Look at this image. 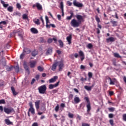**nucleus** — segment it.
Returning a JSON list of instances; mask_svg holds the SVG:
<instances>
[{
  "label": "nucleus",
  "mask_w": 126,
  "mask_h": 126,
  "mask_svg": "<svg viewBox=\"0 0 126 126\" xmlns=\"http://www.w3.org/2000/svg\"><path fill=\"white\" fill-rule=\"evenodd\" d=\"M77 19H73L71 21V26L74 28L79 27L82 22H84V17L81 15L77 14L75 16Z\"/></svg>",
  "instance_id": "1"
},
{
  "label": "nucleus",
  "mask_w": 126,
  "mask_h": 126,
  "mask_svg": "<svg viewBox=\"0 0 126 126\" xmlns=\"http://www.w3.org/2000/svg\"><path fill=\"white\" fill-rule=\"evenodd\" d=\"M45 20L46 28H51V27H52V28H56V25H55V24H51L48 16H45Z\"/></svg>",
  "instance_id": "2"
},
{
  "label": "nucleus",
  "mask_w": 126,
  "mask_h": 126,
  "mask_svg": "<svg viewBox=\"0 0 126 126\" xmlns=\"http://www.w3.org/2000/svg\"><path fill=\"white\" fill-rule=\"evenodd\" d=\"M3 111L5 114L9 115L11 113H14V109L12 107H4Z\"/></svg>",
  "instance_id": "3"
},
{
  "label": "nucleus",
  "mask_w": 126,
  "mask_h": 126,
  "mask_svg": "<svg viewBox=\"0 0 126 126\" xmlns=\"http://www.w3.org/2000/svg\"><path fill=\"white\" fill-rule=\"evenodd\" d=\"M84 100H86V102H87V113H89L90 111H91V104H90V101H89V98L88 97H85Z\"/></svg>",
  "instance_id": "4"
},
{
  "label": "nucleus",
  "mask_w": 126,
  "mask_h": 126,
  "mask_svg": "<svg viewBox=\"0 0 126 126\" xmlns=\"http://www.w3.org/2000/svg\"><path fill=\"white\" fill-rule=\"evenodd\" d=\"M38 89L40 94H45V93L47 90V87L45 85H44L38 87Z\"/></svg>",
  "instance_id": "5"
},
{
  "label": "nucleus",
  "mask_w": 126,
  "mask_h": 126,
  "mask_svg": "<svg viewBox=\"0 0 126 126\" xmlns=\"http://www.w3.org/2000/svg\"><path fill=\"white\" fill-rule=\"evenodd\" d=\"M73 4L74 6H76V7H78L79 8H80V7H83V4L77 1L76 0H74L73 1Z\"/></svg>",
  "instance_id": "6"
},
{
  "label": "nucleus",
  "mask_w": 126,
  "mask_h": 126,
  "mask_svg": "<svg viewBox=\"0 0 126 126\" xmlns=\"http://www.w3.org/2000/svg\"><path fill=\"white\" fill-rule=\"evenodd\" d=\"M106 80L109 81L110 85H115V83L117 82V80L115 78L111 79L110 77H106Z\"/></svg>",
  "instance_id": "7"
},
{
  "label": "nucleus",
  "mask_w": 126,
  "mask_h": 126,
  "mask_svg": "<svg viewBox=\"0 0 126 126\" xmlns=\"http://www.w3.org/2000/svg\"><path fill=\"white\" fill-rule=\"evenodd\" d=\"M29 106L30 108L29 109V112H31L32 115H35V109L33 107V103H32V102L29 103Z\"/></svg>",
  "instance_id": "8"
},
{
  "label": "nucleus",
  "mask_w": 126,
  "mask_h": 126,
  "mask_svg": "<svg viewBox=\"0 0 126 126\" xmlns=\"http://www.w3.org/2000/svg\"><path fill=\"white\" fill-rule=\"evenodd\" d=\"M59 65V70H62L63 67H64V64H63V61L61 60L60 62H57Z\"/></svg>",
  "instance_id": "9"
},
{
  "label": "nucleus",
  "mask_w": 126,
  "mask_h": 126,
  "mask_svg": "<svg viewBox=\"0 0 126 126\" xmlns=\"http://www.w3.org/2000/svg\"><path fill=\"white\" fill-rule=\"evenodd\" d=\"M32 7H36L38 10H42V9H43V7L42 6V5L38 2L33 4Z\"/></svg>",
  "instance_id": "10"
},
{
  "label": "nucleus",
  "mask_w": 126,
  "mask_h": 126,
  "mask_svg": "<svg viewBox=\"0 0 126 126\" xmlns=\"http://www.w3.org/2000/svg\"><path fill=\"white\" fill-rule=\"evenodd\" d=\"M59 84H60V81H58L57 83L53 85V84H50L49 85V89H53L55 87H58L59 86Z\"/></svg>",
  "instance_id": "11"
},
{
  "label": "nucleus",
  "mask_w": 126,
  "mask_h": 126,
  "mask_svg": "<svg viewBox=\"0 0 126 126\" xmlns=\"http://www.w3.org/2000/svg\"><path fill=\"white\" fill-rule=\"evenodd\" d=\"M81 101L80 100V98L79 97L77 96V95H75L74 98V102L75 104H78Z\"/></svg>",
  "instance_id": "12"
},
{
  "label": "nucleus",
  "mask_w": 126,
  "mask_h": 126,
  "mask_svg": "<svg viewBox=\"0 0 126 126\" xmlns=\"http://www.w3.org/2000/svg\"><path fill=\"white\" fill-rule=\"evenodd\" d=\"M41 102V100H38L35 102V106L36 110H38L40 108V103Z\"/></svg>",
  "instance_id": "13"
},
{
  "label": "nucleus",
  "mask_w": 126,
  "mask_h": 126,
  "mask_svg": "<svg viewBox=\"0 0 126 126\" xmlns=\"http://www.w3.org/2000/svg\"><path fill=\"white\" fill-rule=\"evenodd\" d=\"M30 66L32 68H33V67H35V66L36 65V63H37V62L35 61H32L30 62Z\"/></svg>",
  "instance_id": "14"
},
{
  "label": "nucleus",
  "mask_w": 126,
  "mask_h": 126,
  "mask_svg": "<svg viewBox=\"0 0 126 126\" xmlns=\"http://www.w3.org/2000/svg\"><path fill=\"white\" fill-rule=\"evenodd\" d=\"M115 41H116V38L113 37H110L106 39L107 43H109V42H115Z\"/></svg>",
  "instance_id": "15"
},
{
  "label": "nucleus",
  "mask_w": 126,
  "mask_h": 126,
  "mask_svg": "<svg viewBox=\"0 0 126 126\" xmlns=\"http://www.w3.org/2000/svg\"><path fill=\"white\" fill-rule=\"evenodd\" d=\"M57 78H58V76H55L53 78L49 80V83H54V82H56V81L57 80Z\"/></svg>",
  "instance_id": "16"
},
{
  "label": "nucleus",
  "mask_w": 126,
  "mask_h": 126,
  "mask_svg": "<svg viewBox=\"0 0 126 126\" xmlns=\"http://www.w3.org/2000/svg\"><path fill=\"white\" fill-rule=\"evenodd\" d=\"M4 122L6 125H7V126H9L10 125H13V123L11 122L10 120H9V119H5Z\"/></svg>",
  "instance_id": "17"
},
{
  "label": "nucleus",
  "mask_w": 126,
  "mask_h": 126,
  "mask_svg": "<svg viewBox=\"0 0 126 126\" xmlns=\"http://www.w3.org/2000/svg\"><path fill=\"white\" fill-rule=\"evenodd\" d=\"M53 53V48L50 47L48 49L47 52H46V55H51Z\"/></svg>",
  "instance_id": "18"
},
{
  "label": "nucleus",
  "mask_w": 126,
  "mask_h": 126,
  "mask_svg": "<svg viewBox=\"0 0 126 126\" xmlns=\"http://www.w3.org/2000/svg\"><path fill=\"white\" fill-rule=\"evenodd\" d=\"M72 37L71 36V34H70L68 36L66 37V40L69 44V45H70L71 44V39Z\"/></svg>",
  "instance_id": "19"
},
{
  "label": "nucleus",
  "mask_w": 126,
  "mask_h": 126,
  "mask_svg": "<svg viewBox=\"0 0 126 126\" xmlns=\"http://www.w3.org/2000/svg\"><path fill=\"white\" fill-rule=\"evenodd\" d=\"M57 66H58V62H55L54 63V64L52 65V70H53V71H55V70H56V68H57Z\"/></svg>",
  "instance_id": "20"
},
{
  "label": "nucleus",
  "mask_w": 126,
  "mask_h": 126,
  "mask_svg": "<svg viewBox=\"0 0 126 126\" xmlns=\"http://www.w3.org/2000/svg\"><path fill=\"white\" fill-rule=\"evenodd\" d=\"M31 31L33 34H37L38 33V30L36 29L35 28H32L31 29Z\"/></svg>",
  "instance_id": "21"
},
{
  "label": "nucleus",
  "mask_w": 126,
  "mask_h": 126,
  "mask_svg": "<svg viewBox=\"0 0 126 126\" xmlns=\"http://www.w3.org/2000/svg\"><path fill=\"white\" fill-rule=\"evenodd\" d=\"M33 22L35 23V24H36V25H40V20H39V19H34Z\"/></svg>",
  "instance_id": "22"
},
{
  "label": "nucleus",
  "mask_w": 126,
  "mask_h": 126,
  "mask_svg": "<svg viewBox=\"0 0 126 126\" xmlns=\"http://www.w3.org/2000/svg\"><path fill=\"white\" fill-rule=\"evenodd\" d=\"M11 89L12 92L13 93V94L15 96V95H17V94H18V93L15 91V89H14V87H11Z\"/></svg>",
  "instance_id": "23"
},
{
  "label": "nucleus",
  "mask_w": 126,
  "mask_h": 126,
  "mask_svg": "<svg viewBox=\"0 0 126 126\" xmlns=\"http://www.w3.org/2000/svg\"><path fill=\"white\" fill-rule=\"evenodd\" d=\"M70 16H67L66 18V19L67 20H71V19L72 18V17H73V12H70Z\"/></svg>",
  "instance_id": "24"
},
{
  "label": "nucleus",
  "mask_w": 126,
  "mask_h": 126,
  "mask_svg": "<svg viewBox=\"0 0 126 126\" xmlns=\"http://www.w3.org/2000/svg\"><path fill=\"white\" fill-rule=\"evenodd\" d=\"M23 52L25 54H30V53H31V51H30V49L29 48H24Z\"/></svg>",
  "instance_id": "25"
},
{
  "label": "nucleus",
  "mask_w": 126,
  "mask_h": 126,
  "mask_svg": "<svg viewBox=\"0 0 126 126\" xmlns=\"http://www.w3.org/2000/svg\"><path fill=\"white\" fill-rule=\"evenodd\" d=\"M1 3L2 4L3 7L6 8L7 7V6H8V5H9L8 4H5L4 1L2 0H0Z\"/></svg>",
  "instance_id": "26"
},
{
  "label": "nucleus",
  "mask_w": 126,
  "mask_h": 126,
  "mask_svg": "<svg viewBox=\"0 0 126 126\" xmlns=\"http://www.w3.org/2000/svg\"><path fill=\"white\" fill-rule=\"evenodd\" d=\"M7 10L9 12H12V11H13V7H12V6H9L7 8Z\"/></svg>",
  "instance_id": "27"
},
{
  "label": "nucleus",
  "mask_w": 126,
  "mask_h": 126,
  "mask_svg": "<svg viewBox=\"0 0 126 126\" xmlns=\"http://www.w3.org/2000/svg\"><path fill=\"white\" fill-rule=\"evenodd\" d=\"M84 88H85V89H86L88 91H91V90L92 89V87H89V86H85L84 87Z\"/></svg>",
  "instance_id": "28"
},
{
  "label": "nucleus",
  "mask_w": 126,
  "mask_h": 126,
  "mask_svg": "<svg viewBox=\"0 0 126 126\" xmlns=\"http://www.w3.org/2000/svg\"><path fill=\"white\" fill-rule=\"evenodd\" d=\"M59 44H60V48H63V41L62 40H59L58 41Z\"/></svg>",
  "instance_id": "29"
},
{
  "label": "nucleus",
  "mask_w": 126,
  "mask_h": 126,
  "mask_svg": "<svg viewBox=\"0 0 126 126\" xmlns=\"http://www.w3.org/2000/svg\"><path fill=\"white\" fill-rule=\"evenodd\" d=\"M24 67L25 69H26L27 71H29V67H28L27 64L24 63Z\"/></svg>",
  "instance_id": "30"
},
{
  "label": "nucleus",
  "mask_w": 126,
  "mask_h": 126,
  "mask_svg": "<svg viewBox=\"0 0 126 126\" xmlns=\"http://www.w3.org/2000/svg\"><path fill=\"white\" fill-rule=\"evenodd\" d=\"M37 55H38V52H37L36 51H34L32 53V57H35L37 56Z\"/></svg>",
  "instance_id": "31"
},
{
  "label": "nucleus",
  "mask_w": 126,
  "mask_h": 126,
  "mask_svg": "<svg viewBox=\"0 0 126 126\" xmlns=\"http://www.w3.org/2000/svg\"><path fill=\"white\" fill-rule=\"evenodd\" d=\"M110 22L113 24V26H117V23H118V22L116 21H111Z\"/></svg>",
  "instance_id": "32"
},
{
  "label": "nucleus",
  "mask_w": 126,
  "mask_h": 126,
  "mask_svg": "<svg viewBox=\"0 0 126 126\" xmlns=\"http://www.w3.org/2000/svg\"><path fill=\"white\" fill-rule=\"evenodd\" d=\"M87 48H88V49H92V48H93V45L91 43H89L87 45Z\"/></svg>",
  "instance_id": "33"
},
{
  "label": "nucleus",
  "mask_w": 126,
  "mask_h": 126,
  "mask_svg": "<svg viewBox=\"0 0 126 126\" xmlns=\"http://www.w3.org/2000/svg\"><path fill=\"white\" fill-rule=\"evenodd\" d=\"M79 55L80 56V57H84V53H83V52L82 51H80L79 52Z\"/></svg>",
  "instance_id": "34"
},
{
  "label": "nucleus",
  "mask_w": 126,
  "mask_h": 126,
  "mask_svg": "<svg viewBox=\"0 0 126 126\" xmlns=\"http://www.w3.org/2000/svg\"><path fill=\"white\" fill-rule=\"evenodd\" d=\"M60 8L62 10H63V1L60 3Z\"/></svg>",
  "instance_id": "35"
},
{
  "label": "nucleus",
  "mask_w": 126,
  "mask_h": 126,
  "mask_svg": "<svg viewBox=\"0 0 126 126\" xmlns=\"http://www.w3.org/2000/svg\"><path fill=\"white\" fill-rule=\"evenodd\" d=\"M37 69H38V70H39V71H43V70H44V68H43V67L41 66H38L37 67Z\"/></svg>",
  "instance_id": "36"
},
{
  "label": "nucleus",
  "mask_w": 126,
  "mask_h": 126,
  "mask_svg": "<svg viewBox=\"0 0 126 126\" xmlns=\"http://www.w3.org/2000/svg\"><path fill=\"white\" fill-rule=\"evenodd\" d=\"M95 18L97 23H100V18H99V17H98V16H95Z\"/></svg>",
  "instance_id": "37"
},
{
  "label": "nucleus",
  "mask_w": 126,
  "mask_h": 126,
  "mask_svg": "<svg viewBox=\"0 0 126 126\" xmlns=\"http://www.w3.org/2000/svg\"><path fill=\"white\" fill-rule=\"evenodd\" d=\"M66 5H68V6H71V5H72V2H70V1H67Z\"/></svg>",
  "instance_id": "38"
},
{
  "label": "nucleus",
  "mask_w": 126,
  "mask_h": 126,
  "mask_svg": "<svg viewBox=\"0 0 126 126\" xmlns=\"http://www.w3.org/2000/svg\"><path fill=\"white\" fill-rule=\"evenodd\" d=\"M59 109H60V106H59V104H58V105L56 106V107H55V112H59Z\"/></svg>",
  "instance_id": "39"
},
{
  "label": "nucleus",
  "mask_w": 126,
  "mask_h": 126,
  "mask_svg": "<svg viewBox=\"0 0 126 126\" xmlns=\"http://www.w3.org/2000/svg\"><path fill=\"white\" fill-rule=\"evenodd\" d=\"M88 76L89 78H92V76H93V74H92V72H89L88 73Z\"/></svg>",
  "instance_id": "40"
},
{
  "label": "nucleus",
  "mask_w": 126,
  "mask_h": 126,
  "mask_svg": "<svg viewBox=\"0 0 126 126\" xmlns=\"http://www.w3.org/2000/svg\"><path fill=\"white\" fill-rule=\"evenodd\" d=\"M109 112H114L115 111V108L114 107H110L108 108Z\"/></svg>",
  "instance_id": "41"
},
{
  "label": "nucleus",
  "mask_w": 126,
  "mask_h": 126,
  "mask_svg": "<svg viewBox=\"0 0 126 126\" xmlns=\"http://www.w3.org/2000/svg\"><path fill=\"white\" fill-rule=\"evenodd\" d=\"M114 56L115 58H121V56L118 53H114Z\"/></svg>",
  "instance_id": "42"
},
{
  "label": "nucleus",
  "mask_w": 126,
  "mask_h": 126,
  "mask_svg": "<svg viewBox=\"0 0 126 126\" xmlns=\"http://www.w3.org/2000/svg\"><path fill=\"white\" fill-rule=\"evenodd\" d=\"M123 121H125V122H126V114H123Z\"/></svg>",
  "instance_id": "43"
},
{
  "label": "nucleus",
  "mask_w": 126,
  "mask_h": 126,
  "mask_svg": "<svg viewBox=\"0 0 126 126\" xmlns=\"http://www.w3.org/2000/svg\"><path fill=\"white\" fill-rule=\"evenodd\" d=\"M76 119L78 121H81V116H79V115H77Z\"/></svg>",
  "instance_id": "44"
},
{
  "label": "nucleus",
  "mask_w": 126,
  "mask_h": 126,
  "mask_svg": "<svg viewBox=\"0 0 126 126\" xmlns=\"http://www.w3.org/2000/svg\"><path fill=\"white\" fill-rule=\"evenodd\" d=\"M17 8H18V9H20L21 8V5H20L19 3H17L16 4Z\"/></svg>",
  "instance_id": "45"
},
{
  "label": "nucleus",
  "mask_w": 126,
  "mask_h": 126,
  "mask_svg": "<svg viewBox=\"0 0 126 126\" xmlns=\"http://www.w3.org/2000/svg\"><path fill=\"white\" fill-rule=\"evenodd\" d=\"M0 104H5V100L4 99L0 100Z\"/></svg>",
  "instance_id": "46"
},
{
  "label": "nucleus",
  "mask_w": 126,
  "mask_h": 126,
  "mask_svg": "<svg viewBox=\"0 0 126 126\" xmlns=\"http://www.w3.org/2000/svg\"><path fill=\"white\" fill-rule=\"evenodd\" d=\"M109 123H110L111 126H114V120H110L109 121Z\"/></svg>",
  "instance_id": "47"
},
{
  "label": "nucleus",
  "mask_w": 126,
  "mask_h": 126,
  "mask_svg": "<svg viewBox=\"0 0 126 126\" xmlns=\"http://www.w3.org/2000/svg\"><path fill=\"white\" fill-rule=\"evenodd\" d=\"M68 117H69V118H70L71 119H72V118H73V114H72L70 113H68Z\"/></svg>",
  "instance_id": "48"
},
{
  "label": "nucleus",
  "mask_w": 126,
  "mask_h": 126,
  "mask_svg": "<svg viewBox=\"0 0 126 126\" xmlns=\"http://www.w3.org/2000/svg\"><path fill=\"white\" fill-rule=\"evenodd\" d=\"M1 24H3V25H6V22L5 21L0 22V25H1Z\"/></svg>",
  "instance_id": "49"
},
{
  "label": "nucleus",
  "mask_w": 126,
  "mask_h": 126,
  "mask_svg": "<svg viewBox=\"0 0 126 126\" xmlns=\"http://www.w3.org/2000/svg\"><path fill=\"white\" fill-rule=\"evenodd\" d=\"M24 56H25V54L24 53V52H23V53L20 55V59L22 60Z\"/></svg>",
  "instance_id": "50"
},
{
  "label": "nucleus",
  "mask_w": 126,
  "mask_h": 126,
  "mask_svg": "<svg viewBox=\"0 0 126 126\" xmlns=\"http://www.w3.org/2000/svg\"><path fill=\"white\" fill-rule=\"evenodd\" d=\"M12 68L11 67H9V66H7L6 67V70H7V71H10V70H11V69Z\"/></svg>",
  "instance_id": "51"
},
{
  "label": "nucleus",
  "mask_w": 126,
  "mask_h": 126,
  "mask_svg": "<svg viewBox=\"0 0 126 126\" xmlns=\"http://www.w3.org/2000/svg\"><path fill=\"white\" fill-rule=\"evenodd\" d=\"M81 81H82L83 82H84L85 81H86L87 79L86 78H84L83 77H82L80 79Z\"/></svg>",
  "instance_id": "52"
},
{
  "label": "nucleus",
  "mask_w": 126,
  "mask_h": 126,
  "mask_svg": "<svg viewBox=\"0 0 126 126\" xmlns=\"http://www.w3.org/2000/svg\"><path fill=\"white\" fill-rule=\"evenodd\" d=\"M15 68L16 72H18V71H19V67H18V66H16Z\"/></svg>",
  "instance_id": "53"
},
{
  "label": "nucleus",
  "mask_w": 126,
  "mask_h": 126,
  "mask_svg": "<svg viewBox=\"0 0 126 126\" xmlns=\"http://www.w3.org/2000/svg\"><path fill=\"white\" fill-rule=\"evenodd\" d=\"M23 19H27V18H28L27 15H26L25 14L23 15Z\"/></svg>",
  "instance_id": "54"
},
{
  "label": "nucleus",
  "mask_w": 126,
  "mask_h": 126,
  "mask_svg": "<svg viewBox=\"0 0 126 126\" xmlns=\"http://www.w3.org/2000/svg\"><path fill=\"white\" fill-rule=\"evenodd\" d=\"M109 118L110 119H112V118H114V114H109Z\"/></svg>",
  "instance_id": "55"
},
{
  "label": "nucleus",
  "mask_w": 126,
  "mask_h": 126,
  "mask_svg": "<svg viewBox=\"0 0 126 126\" xmlns=\"http://www.w3.org/2000/svg\"><path fill=\"white\" fill-rule=\"evenodd\" d=\"M40 20H41L42 24L43 25H44V24H45V23L44 22V19H43V16H42L40 17Z\"/></svg>",
  "instance_id": "56"
},
{
  "label": "nucleus",
  "mask_w": 126,
  "mask_h": 126,
  "mask_svg": "<svg viewBox=\"0 0 126 126\" xmlns=\"http://www.w3.org/2000/svg\"><path fill=\"white\" fill-rule=\"evenodd\" d=\"M4 82L2 80H0V86H2L3 85Z\"/></svg>",
  "instance_id": "57"
},
{
  "label": "nucleus",
  "mask_w": 126,
  "mask_h": 126,
  "mask_svg": "<svg viewBox=\"0 0 126 126\" xmlns=\"http://www.w3.org/2000/svg\"><path fill=\"white\" fill-rule=\"evenodd\" d=\"M32 126H38V123H36V122L33 123Z\"/></svg>",
  "instance_id": "58"
},
{
  "label": "nucleus",
  "mask_w": 126,
  "mask_h": 126,
  "mask_svg": "<svg viewBox=\"0 0 126 126\" xmlns=\"http://www.w3.org/2000/svg\"><path fill=\"white\" fill-rule=\"evenodd\" d=\"M60 106L61 108H64V107H65V104L64 103H61Z\"/></svg>",
  "instance_id": "59"
},
{
  "label": "nucleus",
  "mask_w": 126,
  "mask_h": 126,
  "mask_svg": "<svg viewBox=\"0 0 126 126\" xmlns=\"http://www.w3.org/2000/svg\"><path fill=\"white\" fill-rule=\"evenodd\" d=\"M80 69H85V66L83 65H81Z\"/></svg>",
  "instance_id": "60"
},
{
  "label": "nucleus",
  "mask_w": 126,
  "mask_h": 126,
  "mask_svg": "<svg viewBox=\"0 0 126 126\" xmlns=\"http://www.w3.org/2000/svg\"><path fill=\"white\" fill-rule=\"evenodd\" d=\"M47 42L48 43H52V42H53V39L52 38L48 39Z\"/></svg>",
  "instance_id": "61"
},
{
  "label": "nucleus",
  "mask_w": 126,
  "mask_h": 126,
  "mask_svg": "<svg viewBox=\"0 0 126 126\" xmlns=\"http://www.w3.org/2000/svg\"><path fill=\"white\" fill-rule=\"evenodd\" d=\"M35 81H36V80H35V79H32V80L31 83V84H32V85L34 84V82H35Z\"/></svg>",
  "instance_id": "62"
},
{
  "label": "nucleus",
  "mask_w": 126,
  "mask_h": 126,
  "mask_svg": "<svg viewBox=\"0 0 126 126\" xmlns=\"http://www.w3.org/2000/svg\"><path fill=\"white\" fill-rule=\"evenodd\" d=\"M18 36L20 37L21 39H23V35H22V33H19Z\"/></svg>",
  "instance_id": "63"
},
{
  "label": "nucleus",
  "mask_w": 126,
  "mask_h": 126,
  "mask_svg": "<svg viewBox=\"0 0 126 126\" xmlns=\"http://www.w3.org/2000/svg\"><path fill=\"white\" fill-rule=\"evenodd\" d=\"M109 95L110 96H113V95H114V92L113 91L109 92Z\"/></svg>",
  "instance_id": "64"
}]
</instances>
